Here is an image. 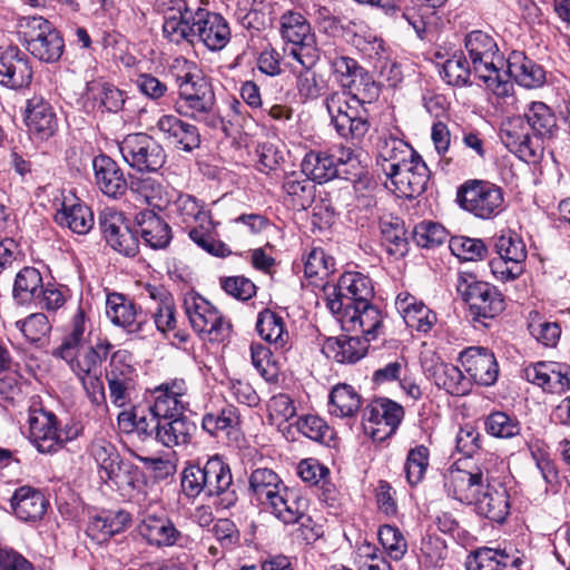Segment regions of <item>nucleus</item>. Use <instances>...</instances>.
Wrapping results in <instances>:
<instances>
[{
  "label": "nucleus",
  "mask_w": 570,
  "mask_h": 570,
  "mask_svg": "<svg viewBox=\"0 0 570 570\" xmlns=\"http://www.w3.org/2000/svg\"><path fill=\"white\" fill-rule=\"evenodd\" d=\"M124 160L138 171H157L166 163V151L151 136L137 132L127 135L119 142Z\"/></svg>",
  "instance_id": "ddd939ff"
},
{
  "label": "nucleus",
  "mask_w": 570,
  "mask_h": 570,
  "mask_svg": "<svg viewBox=\"0 0 570 570\" xmlns=\"http://www.w3.org/2000/svg\"><path fill=\"white\" fill-rule=\"evenodd\" d=\"M342 328L347 332H360L367 342L377 340L384 334V316L381 309L370 302L356 303L338 314Z\"/></svg>",
  "instance_id": "a211bd4d"
},
{
  "label": "nucleus",
  "mask_w": 570,
  "mask_h": 570,
  "mask_svg": "<svg viewBox=\"0 0 570 570\" xmlns=\"http://www.w3.org/2000/svg\"><path fill=\"white\" fill-rule=\"evenodd\" d=\"M473 73L471 63L462 55H454L448 59L442 67L441 76L451 86H466Z\"/></svg>",
  "instance_id": "bf43d9fd"
},
{
  "label": "nucleus",
  "mask_w": 570,
  "mask_h": 570,
  "mask_svg": "<svg viewBox=\"0 0 570 570\" xmlns=\"http://www.w3.org/2000/svg\"><path fill=\"white\" fill-rule=\"evenodd\" d=\"M494 249L504 259L524 267L527 247L523 239L515 232L509 229L497 236L494 238Z\"/></svg>",
  "instance_id": "6e6d98bb"
},
{
  "label": "nucleus",
  "mask_w": 570,
  "mask_h": 570,
  "mask_svg": "<svg viewBox=\"0 0 570 570\" xmlns=\"http://www.w3.org/2000/svg\"><path fill=\"white\" fill-rule=\"evenodd\" d=\"M395 306L406 326L412 330L428 333L436 323V314L407 292H402L396 296Z\"/></svg>",
  "instance_id": "72a5a7b5"
},
{
  "label": "nucleus",
  "mask_w": 570,
  "mask_h": 570,
  "mask_svg": "<svg viewBox=\"0 0 570 570\" xmlns=\"http://www.w3.org/2000/svg\"><path fill=\"white\" fill-rule=\"evenodd\" d=\"M379 540L389 557L395 561L401 560L407 552V541L403 533L394 525H381L379 529Z\"/></svg>",
  "instance_id": "69168bd1"
},
{
  "label": "nucleus",
  "mask_w": 570,
  "mask_h": 570,
  "mask_svg": "<svg viewBox=\"0 0 570 570\" xmlns=\"http://www.w3.org/2000/svg\"><path fill=\"white\" fill-rule=\"evenodd\" d=\"M404 416L403 407L396 402L381 397L373 400L364 410V423H384L387 433H394Z\"/></svg>",
  "instance_id": "a18cd8bd"
},
{
  "label": "nucleus",
  "mask_w": 570,
  "mask_h": 570,
  "mask_svg": "<svg viewBox=\"0 0 570 570\" xmlns=\"http://www.w3.org/2000/svg\"><path fill=\"white\" fill-rule=\"evenodd\" d=\"M249 489L259 501L279 521H293L298 518L299 493L287 488L279 475L267 468H259L249 476Z\"/></svg>",
  "instance_id": "423d86ee"
},
{
  "label": "nucleus",
  "mask_w": 570,
  "mask_h": 570,
  "mask_svg": "<svg viewBox=\"0 0 570 570\" xmlns=\"http://www.w3.org/2000/svg\"><path fill=\"white\" fill-rule=\"evenodd\" d=\"M423 368L430 381L451 395L463 396L471 392V380L453 364L431 358L423 362Z\"/></svg>",
  "instance_id": "cd10ccee"
},
{
  "label": "nucleus",
  "mask_w": 570,
  "mask_h": 570,
  "mask_svg": "<svg viewBox=\"0 0 570 570\" xmlns=\"http://www.w3.org/2000/svg\"><path fill=\"white\" fill-rule=\"evenodd\" d=\"M484 429L491 436L511 439L520 434L521 424L515 416L495 411L484 419Z\"/></svg>",
  "instance_id": "4d7b16f0"
},
{
  "label": "nucleus",
  "mask_w": 570,
  "mask_h": 570,
  "mask_svg": "<svg viewBox=\"0 0 570 570\" xmlns=\"http://www.w3.org/2000/svg\"><path fill=\"white\" fill-rule=\"evenodd\" d=\"M163 24L165 38L170 42L180 45L187 42L193 45L196 40V10H193L186 0H168Z\"/></svg>",
  "instance_id": "6ab92c4d"
},
{
  "label": "nucleus",
  "mask_w": 570,
  "mask_h": 570,
  "mask_svg": "<svg viewBox=\"0 0 570 570\" xmlns=\"http://www.w3.org/2000/svg\"><path fill=\"white\" fill-rule=\"evenodd\" d=\"M99 225L107 244L114 250L128 257L138 253V239L121 212L105 208L99 215Z\"/></svg>",
  "instance_id": "aec40b11"
},
{
  "label": "nucleus",
  "mask_w": 570,
  "mask_h": 570,
  "mask_svg": "<svg viewBox=\"0 0 570 570\" xmlns=\"http://www.w3.org/2000/svg\"><path fill=\"white\" fill-rule=\"evenodd\" d=\"M250 357L254 367L266 382H276L278 380L279 370L272 360V352L268 347L262 344H252Z\"/></svg>",
  "instance_id": "338daca9"
},
{
  "label": "nucleus",
  "mask_w": 570,
  "mask_h": 570,
  "mask_svg": "<svg viewBox=\"0 0 570 570\" xmlns=\"http://www.w3.org/2000/svg\"><path fill=\"white\" fill-rule=\"evenodd\" d=\"M459 362L466 372L468 380L473 383L491 386L499 376V365L494 354L487 347L471 346L460 353Z\"/></svg>",
  "instance_id": "4be33fe9"
},
{
  "label": "nucleus",
  "mask_w": 570,
  "mask_h": 570,
  "mask_svg": "<svg viewBox=\"0 0 570 570\" xmlns=\"http://www.w3.org/2000/svg\"><path fill=\"white\" fill-rule=\"evenodd\" d=\"M400 197L414 198L426 189L430 170L421 156L406 163L387 177Z\"/></svg>",
  "instance_id": "393cba45"
},
{
  "label": "nucleus",
  "mask_w": 570,
  "mask_h": 570,
  "mask_svg": "<svg viewBox=\"0 0 570 570\" xmlns=\"http://www.w3.org/2000/svg\"><path fill=\"white\" fill-rule=\"evenodd\" d=\"M500 138L504 146L520 159L534 161L544 147L533 134L524 117H511L504 120L500 129Z\"/></svg>",
  "instance_id": "f3484780"
},
{
  "label": "nucleus",
  "mask_w": 570,
  "mask_h": 570,
  "mask_svg": "<svg viewBox=\"0 0 570 570\" xmlns=\"http://www.w3.org/2000/svg\"><path fill=\"white\" fill-rule=\"evenodd\" d=\"M171 71L178 87V96L174 102L175 111L183 117L205 122L212 128L223 125L213 86L196 63L177 58L173 62Z\"/></svg>",
  "instance_id": "f03ea898"
},
{
  "label": "nucleus",
  "mask_w": 570,
  "mask_h": 570,
  "mask_svg": "<svg viewBox=\"0 0 570 570\" xmlns=\"http://www.w3.org/2000/svg\"><path fill=\"white\" fill-rule=\"evenodd\" d=\"M446 238L448 232L439 223L424 220L419 223L413 229L414 242L423 248H434L443 244Z\"/></svg>",
  "instance_id": "0e129e2a"
},
{
  "label": "nucleus",
  "mask_w": 570,
  "mask_h": 570,
  "mask_svg": "<svg viewBox=\"0 0 570 570\" xmlns=\"http://www.w3.org/2000/svg\"><path fill=\"white\" fill-rule=\"evenodd\" d=\"M449 247L453 255L463 261H480L488 254L483 240L465 236L451 237Z\"/></svg>",
  "instance_id": "680f3d73"
},
{
  "label": "nucleus",
  "mask_w": 570,
  "mask_h": 570,
  "mask_svg": "<svg viewBox=\"0 0 570 570\" xmlns=\"http://www.w3.org/2000/svg\"><path fill=\"white\" fill-rule=\"evenodd\" d=\"M32 69L28 57L18 47L0 48V83L20 89L30 85Z\"/></svg>",
  "instance_id": "a878e982"
},
{
  "label": "nucleus",
  "mask_w": 570,
  "mask_h": 570,
  "mask_svg": "<svg viewBox=\"0 0 570 570\" xmlns=\"http://www.w3.org/2000/svg\"><path fill=\"white\" fill-rule=\"evenodd\" d=\"M420 156L407 142L392 135L382 136L377 142V165L386 177Z\"/></svg>",
  "instance_id": "7c9ffc66"
},
{
  "label": "nucleus",
  "mask_w": 570,
  "mask_h": 570,
  "mask_svg": "<svg viewBox=\"0 0 570 570\" xmlns=\"http://www.w3.org/2000/svg\"><path fill=\"white\" fill-rule=\"evenodd\" d=\"M197 20L196 39L200 40L209 50L217 51L225 48L230 39V29L227 21L215 12L196 9Z\"/></svg>",
  "instance_id": "c85d7f7f"
},
{
  "label": "nucleus",
  "mask_w": 570,
  "mask_h": 570,
  "mask_svg": "<svg viewBox=\"0 0 570 570\" xmlns=\"http://www.w3.org/2000/svg\"><path fill=\"white\" fill-rule=\"evenodd\" d=\"M302 168L315 183H324L338 175L336 159L328 153L309 151L302 161Z\"/></svg>",
  "instance_id": "603ef678"
},
{
  "label": "nucleus",
  "mask_w": 570,
  "mask_h": 570,
  "mask_svg": "<svg viewBox=\"0 0 570 570\" xmlns=\"http://www.w3.org/2000/svg\"><path fill=\"white\" fill-rule=\"evenodd\" d=\"M330 413L337 417H352L361 409L362 399L352 385L337 384L330 394Z\"/></svg>",
  "instance_id": "8fccbe9b"
},
{
  "label": "nucleus",
  "mask_w": 570,
  "mask_h": 570,
  "mask_svg": "<svg viewBox=\"0 0 570 570\" xmlns=\"http://www.w3.org/2000/svg\"><path fill=\"white\" fill-rule=\"evenodd\" d=\"M464 49L472 66L473 75L497 97H509L513 83L502 72L504 58L494 37L482 30H473L464 38Z\"/></svg>",
  "instance_id": "20e7f679"
},
{
  "label": "nucleus",
  "mask_w": 570,
  "mask_h": 570,
  "mask_svg": "<svg viewBox=\"0 0 570 570\" xmlns=\"http://www.w3.org/2000/svg\"><path fill=\"white\" fill-rule=\"evenodd\" d=\"M256 330L263 340L274 344L276 348H286L289 342L283 317L271 309H264L258 314Z\"/></svg>",
  "instance_id": "09e8293b"
},
{
  "label": "nucleus",
  "mask_w": 570,
  "mask_h": 570,
  "mask_svg": "<svg viewBox=\"0 0 570 570\" xmlns=\"http://www.w3.org/2000/svg\"><path fill=\"white\" fill-rule=\"evenodd\" d=\"M187 384L183 379H174L154 389V403L150 405L154 414L160 419H173L184 415L189 406Z\"/></svg>",
  "instance_id": "b1692460"
},
{
  "label": "nucleus",
  "mask_w": 570,
  "mask_h": 570,
  "mask_svg": "<svg viewBox=\"0 0 570 570\" xmlns=\"http://www.w3.org/2000/svg\"><path fill=\"white\" fill-rule=\"evenodd\" d=\"M156 127L164 139L179 150L189 153L200 145V135L197 127L174 115L161 116Z\"/></svg>",
  "instance_id": "c756f323"
},
{
  "label": "nucleus",
  "mask_w": 570,
  "mask_h": 570,
  "mask_svg": "<svg viewBox=\"0 0 570 570\" xmlns=\"http://www.w3.org/2000/svg\"><path fill=\"white\" fill-rule=\"evenodd\" d=\"M282 38L292 43L289 55L302 66L313 68L318 61L315 36L306 18L294 11L282 14L279 20Z\"/></svg>",
  "instance_id": "9d476101"
},
{
  "label": "nucleus",
  "mask_w": 570,
  "mask_h": 570,
  "mask_svg": "<svg viewBox=\"0 0 570 570\" xmlns=\"http://www.w3.org/2000/svg\"><path fill=\"white\" fill-rule=\"evenodd\" d=\"M335 298H328L327 306L332 313L338 314L356 303L370 302L374 296V287L371 279L358 272H347L341 275L334 289Z\"/></svg>",
  "instance_id": "412c9836"
},
{
  "label": "nucleus",
  "mask_w": 570,
  "mask_h": 570,
  "mask_svg": "<svg viewBox=\"0 0 570 570\" xmlns=\"http://www.w3.org/2000/svg\"><path fill=\"white\" fill-rule=\"evenodd\" d=\"M23 120L28 131L39 140L49 139L58 128V118L52 106L41 96L27 100Z\"/></svg>",
  "instance_id": "bb28decb"
},
{
  "label": "nucleus",
  "mask_w": 570,
  "mask_h": 570,
  "mask_svg": "<svg viewBox=\"0 0 570 570\" xmlns=\"http://www.w3.org/2000/svg\"><path fill=\"white\" fill-rule=\"evenodd\" d=\"M130 520V514L125 511L97 514L90 518L86 533L92 541L101 544L112 535L122 532Z\"/></svg>",
  "instance_id": "79ce46f5"
},
{
  "label": "nucleus",
  "mask_w": 570,
  "mask_h": 570,
  "mask_svg": "<svg viewBox=\"0 0 570 570\" xmlns=\"http://www.w3.org/2000/svg\"><path fill=\"white\" fill-rule=\"evenodd\" d=\"M239 417L233 405L223 407L217 413H208L203 417V429L210 435H217L220 431H227L238 424Z\"/></svg>",
  "instance_id": "774afa93"
},
{
  "label": "nucleus",
  "mask_w": 570,
  "mask_h": 570,
  "mask_svg": "<svg viewBox=\"0 0 570 570\" xmlns=\"http://www.w3.org/2000/svg\"><path fill=\"white\" fill-rule=\"evenodd\" d=\"M461 464V461L455 462L443 475L448 495L461 503L474 504L478 512L491 521H505L511 507L507 488L493 480L488 470L469 471Z\"/></svg>",
  "instance_id": "f257e3e1"
},
{
  "label": "nucleus",
  "mask_w": 570,
  "mask_h": 570,
  "mask_svg": "<svg viewBox=\"0 0 570 570\" xmlns=\"http://www.w3.org/2000/svg\"><path fill=\"white\" fill-rule=\"evenodd\" d=\"M97 187L108 197L117 198L125 194L127 181L117 163L106 155H99L92 160Z\"/></svg>",
  "instance_id": "f704fd0d"
},
{
  "label": "nucleus",
  "mask_w": 570,
  "mask_h": 570,
  "mask_svg": "<svg viewBox=\"0 0 570 570\" xmlns=\"http://www.w3.org/2000/svg\"><path fill=\"white\" fill-rule=\"evenodd\" d=\"M106 314L112 324L127 333H139L146 324V316L138 312L135 304L122 294L111 293L107 296Z\"/></svg>",
  "instance_id": "2f4dec72"
},
{
  "label": "nucleus",
  "mask_w": 570,
  "mask_h": 570,
  "mask_svg": "<svg viewBox=\"0 0 570 570\" xmlns=\"http://www.w3.org/2000/svg\"><path fill=\"white\" fill-rule=\"evenodd\" d=\"M382 244L386 252L395 257H402L407 252L405 228L399 218H384L380 223Z\"/></svg>",
  "instance_id": "5fc2aeb1"
},
{
  "label": "nucleus",
  "mask_w": 570,
  "mask_h": 570,
  "mask_svg": "<svg viewBox=\"0 0 570 570\" xmlns=\"http://www.w3.org/2000/svg\"><path fill=\"white\" fill-rule=\"evenodd\" d=\"M456 200L461 208L482 219L498 216L503 209L502 189L487 180H468L459 189Z\"/></svg>",
  "instance_id": "9b49d317"
},
{
  "label": "nucleus",
  "mask_w": 570,
  "mask_h": 570,
  "mask_svg": "<svg viewBox=\"0 0 570 570\" xmlns=\"http://www.w3.org/2000/svg\"><path fill=\"white\" fill-rule=\"evenodd\" d=\"M430 451L425 445H416L407 453L404 464L406 480L411 485L420 483L429 466Z\"/></svg>",
  "instance_id": "e2e57ef3"
},
{
  "label": "nucleus",
  "mask_w": 570,
  "mask_h": 570,
  "mask_svg": "<svg viewBox=\"0 0 570 570\" xmlns=\"http://www.w3.org/2000/svg\"><path fill=\"white\" fill-rule=\"evenodd\" d=\"M181 489L187 498L195 499L202 493L220 509L234 507L238 500L229 465L215 455L200 466L188 465L181 473Z\"/></svg>",
  "instance_id": "7ed1b4c3"
},
{
  "label": "nucleus",
  "mask_w": 570,
  "mask_h": 570,
  "mask_svg": "<svg viewBox=\"0 0 570 570\" xmlns=\"http://www.w3.org/2000/svg\"><path fill=\"white\" fill-rule=\"evenodd\" d=\"M507 70H502L507 75V80L513 78L517 83L524 88H539L546 82L544 69L528 58L521 51H512L507 61Z\"/></svg>",
  "instance_id": "473e14b6"
},
{
  "label": "nucleus",
  "mask_w": 570,
  "mask_h": 570,
  "mask_svg": "<svg viewBox=\"0 0 570 570\" xmlns=\"http://www.w3.org/2000/svg\"><path fill=\"white\" fill-rule=\"evenodd\" d=\"M88 335L86 315L79 308L71 321L70 331L62 338L61 344L52 351V356L63 361L72 360V355L85 347Z\"/></svg>",
  "instance_id": "de8ad7c7"
},
{
  "label": "nucleus",
  "mask_w": 570,
  "mask_h": 570,
  "mask_svg": "<svg viewBox=\"0 0 570 570\" xmlns=\"http://www.w3.org/2000/svg\"><path fill=\"white\" fill-rule=\"evenodd\" d=\"M197 425L185 415L160 419L156 441L166 448L187 445L191 442Z\"/></svg>",
  "instance_id": "58836bf2"
},
{
  "label": "nucleus",
  "mask_w": 570,
  "mask_h": 570,
  "mask_svg": "<svg viewBox=\"0 0 570 570\" xmlns=\"http://www.w3.org/2000/svg\"><path fill=\"white\" fill-rule=\"evenodd\" d=\"M173 207L177 220L188 229L189 238L198 247L217 257H226L232 253L225 243L217 239L218 223L214 222L203 202L189 194H180Z\"/></svg>",
  "instance_id": "39448f33"
},
{
  "label": "nucleus",
  "mask_w": 570,
  "mask_h": 570,
  "mask_svg": "<svg viewBox=\"0 0 570 570\" xmlns=\"http://www.w3.org/2000/svg\"><path fill=\"white\" fill-rule=\"evenodd\" d=\"M112 344L107 338L98 340L94 345L83 347L72 355V360H65L76 376L96 374L102 362L107 360Z\"/></svg>",
  "instance_id": "ea45409f"
},
{
  "label": "nucleus",
  "mask_w": 570,
  "mask_h": 570,
  "mask_svg": "<svg viewBox=\"0 0 570 570\" xmlns=\"http://www.w3.org/2000/svg\"><path fill=\"white\" fill-rule=\"evenodd\" d=\"M296 428L304 436L322 444L328 445L334 436L333 430L317 415L301 416L296 422Z\"/></svg>",
  "instance_id": "052dcab7"
},
{
  "label": "nucleus",
  "mask_w": 570,
  "mask_h": 570,
  "mask_svg": "<svg viewBox=\"0 0 570 570\" xmlns=\"http://www.w3.org/2000/svg\"><path fill=\"white\" fill-rule=\"evenodd\" d=\"M30 441L40 453H52L78 435L77 429L58 430L57 417L52 412L33 409L29 414Z\"/></svg>",
  "instance_id": "2eb2a0df"
},
{
  "label": "nucleus",
  "mask_w": 570,
  "mask_h": 570,
  "mask_svg": "<svg viewBox=\"0 0 570 570\" xmlns=\"http://www.w3.org/2000/svg\"><path fill=\"white\" fill-rule=\"evenodd\" d=\"M522 377L529 383L552 394H564L570 391V375L563 364L550 361H539L527 365Z\"/></svg>",
  "instance_id": "5701e85b"
},
{
  "label": "nucleus",
  "mask_w": 570,
  "mask_h": 570,
  "mask_svg": "<svg viewBox=\"0 0 570 570\" xmlns=\"http://www.w3.org/2000/svg\"><path fill=\"white\" fill-rule=\"evenodd\" d=\"M140 535L150 544L157 548L173 547L181 538V532L167 517L148 514L139 524Z\"/></svg>",
  "instance_id": "c9c22d12"
},
{
  "label": "nucleus",
  "mask_w": 570,
  "mask_h": 570,
  "mask_svg": "<svg viewBox=\"0 0 570 570\" xmlns=\"http://www.w3.org/2000/svg\"><path fill=\"white\" fill-rule=\"evenodd\" d=\"M523 117L533 134V138H539L542 145L543 140L551 139L558 129L557 118L544 102H531Z\"/></svg>",
  "instance_id": "49530a36"
},
{
  "label": "nucleus",
  "mask_w": 570,
  "mask_h": 570,
  "mask_svg": "<svg viewBox=\"0 0 570 570\" xmlns=\"http://www.w3.org/2000/svg\"><path fill=\"white\" fill-rule=\"evenodd\" d=\"M91 454L99 468L102 482L116 487L118 490L134 488L131 464H125L116 448L104 441H97L91 446Z\"/></svg>",
  "instance_id": "dca6fc26"
},
{
  "label": "nucleus",
  "mask_w": 570,
  "mask_h": 570,
  "mask_svg": "<svg viewBox=\"0 0 570 570\" xmlns=\"http://www.w3.org/2000/svg\"><path fill=\"white\" fill-rule=\"evenodd\" d=\"M366 340L358 336L330 337L323 344L322 352L337 363L352 364L365 356L368 348Z\"/></svg>",
  "instance_id": "e433bc0d"
},
{
  "label": "nucleus",
  "mask_w": 570,
  "mask_h": 570,
  "mask_svg": "<svg viewBox=\"0 0 570 570\" xmlns=\"http://www.w3.org/2000/svg\"><path fill=\"white\" fill-rule=\"evenodd\" d=\"M129 190L137 199L155 208L160 209L168 203L164 186L151 177L131 178Z\"/></svg>",
  "instance_id": "864d4df0"
},
{
  "label": "nucleus",
  "mask_w": 570,
  "mask_h": 570,
  "mask_svg": "<svg viewBox=\"0 0 570 570\" xmlns=\"http://www.w3.org/2000/svg\"><path fill=\"white\" fill-rule=\"evenodd\" d=\"M48 500L37 489L21 487L17 489L11 498V507L14 514L24 522H37L42 519Z\"/></svg>",
  "instance_id": "4c0bfd02"
},
{
  "label": "nucleus",
  "mask_w": 570,
  "mask_h": 570,
  "mask_svg": "<svg viewBox=\"0 0 570 570\" xmlns=\"http://www.w3.org/2000/svg\"><path fill=\"white\" fill-rule=\"evenodd\" d=\"M19 35L27 50L45 62H56L62 55L63 40L60 33L45 18L23 17L19 20Z\"/></svg>",
  "instance_id": "0eeeda50"
},
{
  "label": "nucleus",
  "mask_w": 570,
  "mask_h": 570,
  "mask_svg": "<svg viewBox=\"0 0 570 570\" xmlns=\"http://www.w3.org/2000/svg\"><path fill=\"white\" fill-rule=\"evenodd\" d=\"M42 287L43 282L40 272L35 267H23L14 279L13 298L21 305L33 303Z\"/></svg>",
  "instance_id": "3c124183"
},
{
  "label": "nucleus",
  "mask_w": 570,
  "mask_h": 570,
  "mask_svg": "<svg viewBox=\"0 0 570 570\" xmlns=\"http://www.w3.org/2000/svg\"><path fill=\"white\" fill-rule=\"evenodd\" d=\"M456 291L468 304L474 321L494 318L504 311V299L498 288L487 282L478 281L473 275L461 274Z\"/></svg>",
  "instance_id": "1a4fd4ad"
},
{
  "label": "nucleus",
  "mask_w": 570,
  "mask_h": 570,
  "mask_svg": "<svg viewBox=\"0 0 570 570\" xmlns=\"http://www.w3.org/2000/svg\"><path fill=\"white\" fill-rule=\"evenodd\" d=\"M324 104L331 117V124L341 137L361 140L367 134L370 129L367 118L357 114L355 107L350 104L347 92H332L325 98Z\"/></svg>",
  "instance_id": "4468645a"
},
{
  "label": "nucleus",
  "mask_w": 570,
  "mask_h": 570,
  "mask_svg": "<svg viewBox=\"0 0 570 570\" xmlns=\"http://www.w3.org/2000/svg\"><path fill=\"white\" fill-rule=\"evenodd\" d=\"M282 188L295 208L306 209L314 202L316 187L303 168L286 174Z\"/></svg>",
  "instance_id": "37998d69"
},
{
  "label": "nucleus",
  "mask_w": 570,
  "mask_h": 570,
  "mask_svg": "<svg viewBox=\"0 0 570 570\" xmlns=\"http://www.w3.org/2000/svg\"><path fill=\"white\" fill-rule=\"evenodd\" d=\"M139 234L145 243L154 249L168 246L171 239L170 226L154 212L145 210L136 215Z\"/></svg>",
  "instance_id": "c03bdc74"
},
{
  "label": "nucleus",
  "mask_w": 570,
  "mask_h": 570,
  "mask_svg": "<svg viewBox=\"0 0 570 570\" xmlns=\"http://www.w3.org/2000/svg\"><path fill=\"white\" fill-rule=\"evenodd\" d=\"M60 226H66L76 234L85 235L94 227L91 209L77 198H65L61 209L55 216Z\"/></svg>",
  "instance_id": "a19ab883"
},
{
  "label": "nucleus",
  "mask_w": 570,
  "mask_h": 570,
  "mask_svg": "<svg viewBox=\"0 0 570 570\" xmlns=\"http://www.w3.org/2000/svg\"><path fill=\"white\" fill-rule=\"evenodd\" d=\"M105 379L115 406L122 407L130 403L138 385V370L132 354L127 350L115 351L106 367Z\"/></svg>",
  "instance_id": "6e6552de"
},
{
  "label": "nucleus",
  "mask_w": 570,
  "mask_h": 570,
  "mask_svg": "<svg viewBox=\"0 0 570 570\" xmlns=\"http://www.w3.org/2000/svg\"><path fill=\"white\" fill-rule=\"evenodd\" d=\"M184 309L194 331L209 341H223L230 331V324L207 299L196 293L184 298Z\"/></svg>",
  "instance_id": "f8f14e48"
},
{
  "label": "nucleus",
  "mask_w": 570,
  "mask_h": 570,
  "mask_svg": "<svg viewBox=\"0 0 570 570\" xmlns=\"http://www.w3.org/2000/svg\"><path fill=\"white\" fill-rule=\"evenodd\" d=\"M528 328L531 336L546 347H554L561 336L560 325L542 320L537 312L530 314Z\"/></svg>",
  "instance_id": "13d9d810"
}]
</instances>
